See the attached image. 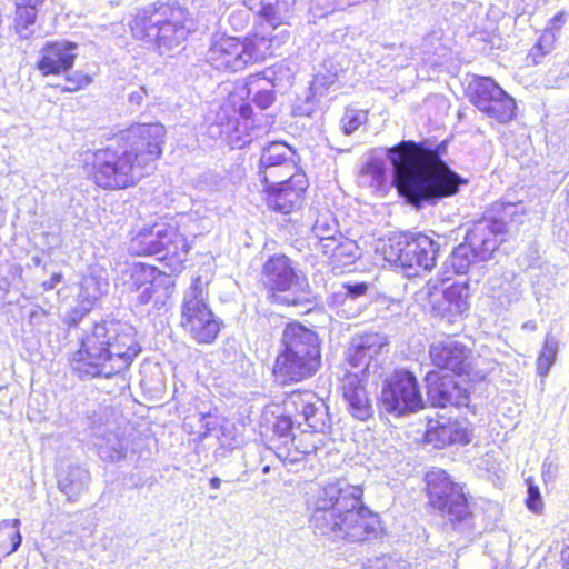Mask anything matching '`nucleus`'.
Here are the masks:
<instances>
[{
    "mask_svg": "<svg viewBox=\"0 0 569 569\" xmlns=\"http://www.w3.org/2000/svg\"><path fill=\"white\" fill-rule=\"evenodd\" d=\"M166 129L159 122H136L113 133L104 147L88 150L87 179L106 191L137 186L156 169L163 153Z\"/></svg>",
    "mask_w": 569,
    "mask_h": 569,
    "instance_id": "1",
    "label": "nucleus"
},
{
    "mask_svg": "<svg viewBox=\"0 0 569 569\" xmlns=\"http://www.w3.org/2000/svg\"><path fill=\"white\" fill-rule=\"evenodd\" d=\"M445 142L431 147L426 141L412 140H402L388 149L393 186L407 202L420 207L425 200L450 198L468 183L445 162Z\"/></svg>",
    "mask_w": 569,
    "mask_h": 569,
    "instance_id": "2",
    "label": "nucleus"
},
{
    "mask_svg": "<svg viewBox=\"0 0 569 569\" xmlns=\"http://www.w3.org/2000/svg\"><path fill=\"white\" fill-rule=\"evenodd\" d=\"M310 522L322 535L349 542L375 539L381 531V519L363 502L361 486L328 482L313 500Z\"/></svg>",
    "mask_w": 569,
    "mask_h": 569,
    "instance_id": "3",
    "label": "nucleus"
},
{
    "mask_svg": "<svg viewBox=\"0 0 569 569\" xmlns=\"http://www.w3.org/2000/svg\"><path fill=\"white\" fill-rule=\"evenodd\" d=\"M141 352L132 329L119 321L92 325L68 357L70 369L81 379L112 378L128 370Z\"/></svg>",
    "mask_w": 569,
    "mask_h": 569,
    "instance_id": "4",
    "label": "nucleus"
},
{
    "mask_svg": "<svg viewBox=\"0 0 569 569\" xmlns=\"http://www.w3.org/2000/svg\"><path fill=\"white\" fill-rule=\"evenodd\" d=\"M432 369L423 378L427 399L431 407L469 408L472 389V353L460 341L450 337L429 346Z\"/></svg>",
    "mask_w": 569,
    "mask_h": 569,
    "instance_id": "5",
    "label": "nucleus"
},
{
    "mask_svg": "<svg viewBox=\"0 0 569 569\" xmlns=\"http://www.w3.org/2000/svg\"><path fill=\"white\" fill-rule=\"evenodd\" d=\"M287 143L271 142L262 152L257 177L267 207L281 214H289L306 199L309 179L291 157Z\"/></svg>",
    "mask_w": 569,
    "mask_h": 569,
    "instance_id": "6",
    "label": "nucleus"
},
{
    "mask_svg": "<svg viewBox=\"0 0 569 569\" xmlns=\"http://www.w3.org/2000/svg\"><path fill=\"white\" fill-rule=\"evenodd\" d=\"M289 33L273 34L252 30L244 36L214 33L206 52V62L219 73H239L277 56Z\"/></svg>",
    "mask_w": 569,
    "mask_h": 569,
    "instance_id": "7",
    "label": "nucleus"
},
{
    "mask_svg": "<svg viewBox=\"0 0 569 569\" xmlns=\"http://www.w3.org/2000/svg\"><path fill=\"white\" fill-rule=\"evenodd\" d=\"M321 340L316 331L299 321L284 325L271 376L280 386H290L312 378L321 368Z\"/></svg>",
    "mask_w": 569,
    "mask_h": 569,
    "instance_id": "8",
    "label": "nucleus"
},
{
    "mask_svg": "<svg viewBox=\"0 0 569 569\" xmlns=\"http://www.w3.org/2000/svg\"><path fill=\"white\" fill-rule=\"evenodd\" d=\"M192 242L173 221H154L130 231L129 252L133 257H157L171 274L186 269Z\"/></svg>",
    "mask_w": 569,
    "mask_h": 569,
    "instance_id": "9",
    "label": "nucleus"
},
{
    "mask_svg": "<svg viewBox=\"0 0 569 569\" xmlns=\"http://www.w3.org/2000/svg\"><path fill=\"white\" fill-rule=\"evenodd\" d=\"M380 251L391 267L410 277L437 267L440 246L422 231L403 230L390 233Z\"/></svg>",
    "mask_w": 569,
    "mask_h": 569,
    "instance_id": "10",
    "label": "nucleus"
},
{
    "mask_svg": "<svg viewBox=\"0 0 569 569\" xmlns=\"http://www.w3.org/2000/svg\"><path fill=\"white\" fill-rule=\"evenodd\" d=\"M259 284L274 306L300 307L310 303L311 289L295 262L284 253H273L262 263Z\"/></svg>",
    "mask_w": 569,
    "mask_h": 569,
    "instance_id": "11",
    "label": "nucleus"
},
{
    "mask_svg": "<svg viewBox=\"0 0 569 569\" xmlns=\"http://www.w3.org/2000/svg\"><path fill=\"white\" fill-rule=\"evenodd\" d=\"M179 328L200 346L213 345L223 329V321L212 310L200 277L192 280L182 299Z\"/></svg>",
    "mask_w": 569,
    "mask_h": 569,
    "instance_id": "12",
    "label": "nucleus"
},
{
    "mask_svg": "<svg viewBox=\"0 0 569 569\" xmlns=\"http://www.w3.org/2000/svg\"><path fill=\"white\" fill-rule=\"evenodd\" d=\"M520 213L512 204H495L466 232L463 242L481 262L488 261L506 241L509 227L520 223Z\"/></svg>",
    "mask_w": 569,
    "mask_h": 569,
    "instance_id": "13",
    "label": "nucleus"
},
{
    "mask_svg": "<svg viewBox=\"0 0 569 569\" xmlns=\"http://www.w3.org/2000/svg\"><path fill=\"white\" fill-rule=\"evenodd\" d=\"M380 403L388 413L403 416L425 408L417 376L409 369L399 368L385 380Z\"/></svg>",
    "mask_w": 569,
    "mask_h": 569,
    "instance_id": "14",
    "label": "nucleus"
},
{
    "mask_svg": "<svg viewBox=\"0 0 569 569\" xmlns=\"http://www.w3.org/2000/svg\"><path fill=\"white\" fill-rule=\"evenodd\" d=\"M466 96L479 111L500 123H507L516 117L513 98L490 77H473Z\"/></svg>",
    "mask_w": 569,
    "mask_h": 569,
    "instance_id": "15",
    "label": "nucleus"
},
{
    "mask_svg": "<svg viewBox=\"0 0 569 569\" xmlns=\"http://www.w3.org/2000/svg\"><path fill=\"white\" fill-rule=\"evenodd\" d=\"M471 427L463 425L459 419L442 413L426 417V428L422 442L435 449H446L453 446H467L472 441Z\"/></svg>",
    "mask_w": 569,
    "mask_h": 569,
    "instance_id": "16",
    "label": "nucleus"
},
{
    "mask_svg": "<svg viewBox=\"0 0 569 569\" xmlns=\"http://www.w3.org/2000/svg\"><path fill=\"white\" fill-rule=\"evenodd\" d=\"M189 12L180 7L160 4L153 46L157 48H173L188 38L190 32L188 22Z\"/></svg>",
    "mask_w": 569,
    "mask_h": 569,
    "instance_id": "17",
    "label": "nucleus"
},
{
    "mask_svg": "<svg viewBox=\"0 0 569 569\" xmlns=\"http://www.w3.org/2000/svg\"><path fill=\"white\" fill-rule=\"evenodd\" d=\"M387 345V339L379 333L366 332L352 340L345 361L350 368H361L362 376L367 377L381 368L380 357Z\"/></svg>",
    "mask_w": 569,
    "mask_h": 569,
    "instance_id": "18",
    "label": "nucleus"
},
{
    "mask_svg": "<svg viewBox=\"0 0 569 569\" xmlns=\"http://www.w3.org/2000/svg\"><path fill=\"white\" fill-rule=\"evenodd\" d=\"M77 43L69 40L47 41L39 50L36 70L42 77H58L70 71L77 59Z\"/></svg>",
    "mask_w": 569,
    "mask_h": 569,
    "instance_id": "19",
    "label": "nucleus"
},
{
    "mask_svg": "<svg viewBox=\"0 0 569 569\" xmlns=\"http://www.w3.org/2000/svg\"><path fill=\"white\" fill-rule=\"evenodd\" d=\"M166 272L157 266L137 262L129 269L131 290L138 292V300L142 305L159 301L166 292Z\"/></svg>",
    "mask_w": 569,
    "mask_h": 569,
    "instance_id": "20",
    "label": "nucleus"
},
{
    "mask_svg": "<svg viewBox=\"0 0 569 569\" xmlns=\"http://www.w3.org/2000/svg\"><path fill=\"white\" fill-rule=\"evenodd\" d=\"M442 287V298L436 299L437 286L433 284L428 292V301L432 310L441 318H447L452 322L458 316L463 315L468 308L469 282L453 281L449 284H440Z\"/></svg>",
    "mask_w": 569,
    "mask_h": 569,
    "instance_id": "21",
    "label": "nucleus"
},
{
    "mask_svg": "<svg viewBox=\"0 0 569 569\" xmlns=\"http://www.w3.org/2000/svg\"><path fill=\"white\" fill-rule=\"evenodd\" d=\"M473 498L466 483L458 482L452 490L431 510L432 513L445 519L451 528L469 522L473 519L471 506Z\"/></svg>",
    "mask_w": 569,
    "mask_h": 569,
    "instance_id": "22",
    "label": "nucleus"
},
{
    "mask_svg": "<svg viewBox=\"0 0 569 569\" xmlns=\"http://www.w3.org/2000/svg\"><path fill=\"white\" fill-rule=\"evenodd\" d=\"M289 413L300 416L302 423L307 426L312 433H325L330 428V418L326 409L317 406L312 397L302 391L291 392L283 402Z\"/></svg>",
    "mask_w": 569,
    "mask_h": 569,
    "instance_id": "23",
    "label": "nucleus"
},
{
    "mask_svg": "<svg viewBox=\"0 0 569 569\" xmlns=\"http://www.w3.org/2000/svg\"><path fill=\"white\" fill-rule=\"evenodd\" d=\"M341 392L348 403V411L353 418L367 421L373 416L368 391L357 375H345L341 381Z\"/></svg>",
    "mask_w": 569,
    "mask_h": 569,
    "instance_id": "24",
    "label": "nucleus"
},
{
    "mask_svg": "<svg viewBox=\"0 0 569 569\" xmlns=\"http://www.w3.org/2000/svg\"><path fill=\"white\" fill-rule=\"evenodd\" d=\"M321 253L327 258L328 264L332 270L342 271L352 266L358 259V244L356 241L338 234L335 239H327Z\"/></svg>",
    "mask_w": 569,
    "mask_h": 569,
    "instance_id": "25",
    "label": "nucleus"
},
{
    "mask_svg": "<svg viewBox=\"0 0 569 569\" xmlns=\"http://www.w3.org/2000/svg\"><path fill=\"white\" fill-rule=\"evenodd\" d=\"M427 507L431 511L459 482L446 469L431 467L422 478Z\"/></svg>",
    "mask_w": 569,
    "mask_h": 569,
    "instance_id": "26",
    "label": "nucleus"
},
{
    "mask_svg": "<svg viewBox=\"0 0 569 569\" xmlns=\"http://www.w3.org/2000/svg\"><path fill=\"white\" fill-rule=\"evenodd\" d=\"M296 0H261L260 8L256 12L257 21L253 30L262 31L266 24L272 30L281 26H289L290 12L295 7Z\"/></svg>",
    "mask_w": 569,
    "mask_h": 569,
    "instance_id": "27",
    "label": "nucleus"
},
{
    "mask_svg": "<svg viewBox=\"0 0 569 569\" xmlns=\"http://www.w3.org/2000/svg\"><path fill=\"white\" fill-rule=\"evenodd\" d=\"M481 262L473 257L471 249L462 241L453 248L451 253L443 262L441 271L438 273L437 281L445 284L451 281L455 276L466 274L473 263Z\"/></svg>",
    "mask_w": 569,
    "mask_h": 569,
    "instance_id": "28",
    "label": "nucleus"
},
{
    "mask_svg": "<svg viewBox=\"0 0 569 569\" xmlns=\"http://www.w3.org/2000/svg\"><path fill=\"white\" fill-rule=\"evenodd\" d=\"M159 13L160 6L156 4L138 9L129 22L131 36L136 40L152 44Z\"/></svg>",
    "mask_w": 569,
    "mask_h": 569,
    "instance_id": "29",
    "label": "nucleus"
},
{
    "mask_svg": "<svg viewBox=\"0 0 569 569\" xmlns=\"http://www.w3.org/2000/svg\"><path fill=\"white\" fill-rule=\"evenodd\" d=\"M558 348L559 342L557 338L551 333H547L536 360L537 373L540 377L547 376L550 368L555 365Z\"/></svg>",
    "mask_w": 569,
    "mask_h": 569,
    "instance_id": "30",
    "label": "nucleus"
},
{
    "mask_svg": "<svg viewBox=\"0 0 569 569\" xmlns=\"http://www.w3.org/2000/svg\"><path fill=\"white\" fill-rule=\"evenodd\" d=\"M39 9L40 7L14 1V30L21 34L28 31L36 23Z\"/></svg>",
    "mask_w": 569,
    "mask_h": 569,
    "instance_id": "31",
    "label": "nucleus"
},
{
    "mask_svg": "<svg viewBox=\"0 0 569 569\" xmlns=\"http://www.w3.org/2000/svg\"><path fill=\"white\" fill-rule=\"evenodd\" d=\"M63 83L53 86L61 93H74L87 89L93 81V78L88 72L77 70L73 72L63 73Z\"/></svg>",
    "mask_w": 569,
    "mask_h": 569,
    "instance_id": "32",
    "label": "nucleus"
},
{
    "mask_svg": "<svg viewBox=\"0 0 569 569\" xmlns=\"http://www.w3.org/2000/svg\"><path fill=\"white\" fill-rule=\"evenodd\" d=\"M312 232L318 239L319 248L328 242L327 239H335L340 234L337 222L328 216H319L313 223Z\"/></svg>",
    "mask_w": 569,
    "mask_h": 569,
    "instance_id": "33",
    "label": "nucleus"
},
{
    "mask_svg": "<svg viewBox=\"0 0 569 569\" xmlns=\"http://www.w3.org/2000/svg\"><path fill=\"white\" fill-rule=\"evenodd\" d=\"M526 483L528 487L527 498H526V507L529 511L535 515H541L543 512V500L540 495L539 487L533 482L531 477L526 479Z\"/></svg>",
    "mask_w": 569,
    "mask_h": 569,
    "instance_id": "34",
    "label": "nucleus"
},
{
    "mask_svg": "<svg viewBox=\"0 0 569 569\" xmlns=\"http://www.w3.org/2000/svg\"><path fill=\"white\" fill-rule=\"evenodd\" d=\"M286 413L277 416L272 426L273 432L279 438H287L291 436L293 427H301V422L299 420H293L292 416L295 413H289V411L284 408Z\"/></svg>",
    "mask_w": 569,
    "mask_h": 569,
    "instance_id": "35",
    "label": "nucleus"
},
{
    "mask_svg": "<svg viewBox=\"0 0 569 569\" xmlns=\"http://www.w3.org/2000/svg\"><path fill=\"white\" fill-rule=\"evenodd\" d=\"M365 569H407V567L400 559L382 555L369 560Z\"/></svg>",
    "mask_w": 569,
    "mask_h": 569,
    "instance_id": "36",
    "label": "nucleus"
},
{
    "mask_svg": "<svg viewBox=\"0 0 569 569\" xmlns=\"http://www.w3.org/2000/svg\"><path fill=\"white\" fill-rule=\"evenodd\" d=\"M365 173L372 178L378 188L383 187L387 182V170L382 161L373 160L367 163Z\"/></svg>",
    "mask_w": 569,
    "mask_h": 569,
    "instance_id": "37",
    "label": "nucleus"
},
{
    "mask_svg": "<svg viewBox=\"0 0 569 569\" xmlns=\"http://www.w3.org/2000/svg\"><path fill=\"white\" fill-rule=\"evenodd\" d=\"M366 116L358 111H347L342 117L343 130L350 134L355 132L365 121Z\"/></svg>",
    "mask_w": 569,
    "mask_h": 569,
    "instance_id": "38",
    "label": "nucleus"
},
{
    "mask_svg": "<svg viewBox=\"0 0 569 569\" xmlns=\"http://www.w3.org/2000/svg\"><path fill=\"white\" fill-rule=\"evenodd\" d=\"M276 100V94L272 89H259L253 96L252 101L261 110L270 108Z\"/></svg>",
    "mask_w": 569,
    "mask_h": 569,
    "instance_id": "39",
    "label": "nucleus"
},
{
    "mask_svg": "<svg viewBox=\"0 0 569 569\" xmlns=\"http://www.w3.org/2000/svg\"><path fill=\"white\" fill-rule=\"evenodd\" d=\"M267 79L263 71L251 73L244 78L242 90L246 92L247 96H250L252 89L258 87V82Z\"/></svg>",
    "mask_w": 569,
    "mask_h": 569,
    "instance_id": "40",
    "label": "nucleus"
},
{
    "mask_svg": "<svg viewBox=\"0 0 569 569\" xmlns=\"http://www.w3.org/2000/svg\"><path fill=\"white\" fill-rule=\"evenodd\" d=\"M343 288L352 297H360L366 293L368 284L366 282L346 283Z\"/></svg>",
    "mask_w": 569,
    "mask_h": 569,
    "instance_id": "41",
    "label": "nucleus"
},
{
    "mask_svg": "<svg viewBox=\"0 0 569 569\" xmlns=\"http://www.w3.org/2000/svg\"><path fill=\"white\" fill-rule=\"evenodd\" d=\"M63 277L60 272H54L50 276V278L41 283V288L43 291L52 290L58 283L62 281Z\"/></svg>",
    "mask_w": 569,
    "mask_h": 569,
    "instance_id": "42",
    "label": "nucleus"
},
{
    "mask_svg": "<svg viewBox=\"0 0 569 569\" xmlns=\"http://www.w3.org/2000/svg\"><path fill=\"white\" fill-rule=\"evenodd\" d=\"M566 16L567 14L565 11H559L556 13L550 20V28L557 31L560 30L565 24Z\"/></svg>",
    "mask_w": 569,
    "mask_h": 569,
    "instance_id": "43",
    "label": "nucleus"
},
{
    "mask_svg": "<svg viewBox=\"0 0 569 569\" xmlns=\"http://www.w3.org/2000/svg\"><path fill=\"white\" fill-rule=\"evenodd\" d=\"M239 117L243 120L253 119V110L249 102L242 103L238 109Z\"/></svg>",
    "mask_w": 569,
    "mask_h": 569,
    "instance_id": "44",
    "label": "nucleus"
},
{
    "mask_svg": "<svg viewBox=\"0 0 569 569\" xmlns=\"http://www.w3.org/2000/svg\"><path fill=\"white\" fill-rule=\"evenodd\" d=\"M220 483H221V481H220V479L218 477H212L209 480V485H210V487L212 489H219L220 488Z\"/></svg>",
    "mask_w": 569,
    "mask_h": 569,
    "instance_id": "45",
    "label": "nucleus"
},
{
    "mask_svg": "<svg viewBox=\"0 0 569 569\" xmlns=\"http://www.w3.org/2000/svg\"><path fill=\"white\" fill-rule=\"evenodd\" d=\"M234 96H236L234 91L230 92L228 96V104H229V107H231L233 109L236 108V101L233 100Z\"/></svg>",
    "mask_w": 569,
    "mask_h": 569,
    "instance_id": "46",
    "label": "nucleus"
}]
</instances>
